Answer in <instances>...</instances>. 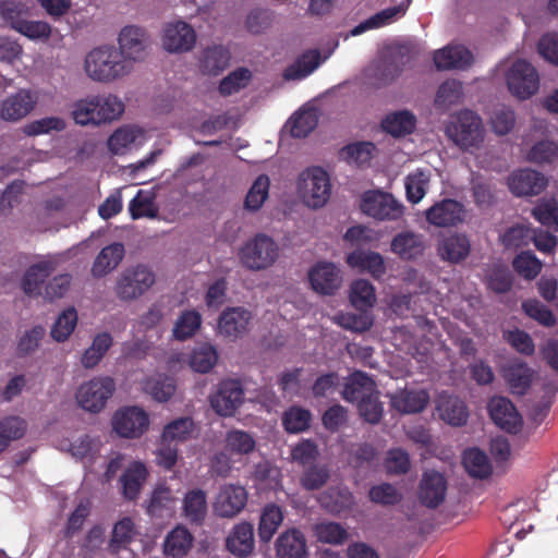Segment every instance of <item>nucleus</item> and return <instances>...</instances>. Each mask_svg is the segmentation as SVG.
<instances>
[{
  "label": "nucleus",
  "instance_id": "nucleus-38",
  "mask_svg": "<svg viewBox=\"0 0 558 558\" xmlns=\"http://www.w3.org/2000/svg\"><path fill=\"white\" fill-rule=\"evenodd\" d=\"M415 116L408 110L389 113L381 121L383 130L393 137H402L411 134L415 129Z\"/></svg>",
  "mask_w": 558,
  "mask_h": 558
},
{
  "label": "nucleus",
  "instance_id": "nucleus-42",
  "mask_svg": "<svg viewBox=\"0 0 558 558\" xmlns=\"http://www.w3.org/2000/svg\"><path fill=\"white\" fill-rule=\"evenodd\" d=\"M97 105L96 125L118 119L124 111V104L114 95H95Z\"/></svg>",
  "mask_w": 558,
  "mask_h": 558
},
{
  "label": "nucleus",
  "instance_id": "nucleus-36",
  "mask_svg": "<svg viewBox=\"0 0 558 558\" xmlns=\"http://www.w3.org/2000/svg\"><path fill=\"white\" fill-rule=\"evenodd\" d=\"M318 501L323 508L331 513H340L351 509L354 496L347 487H329L320 494Z\"/></svg>",
  "mask_w": 558,
  "mask_h": 558
},
{
  "label": "nucleus",
  "instance_id": "nucleus-55",
  "mask_svg": "<svg viewBox=\"0 0 558 558\" xmlns=\"http://www.w3.org/2000/svg\"><path fill=\"white\" fill-rule=\"evenodd\" d=\"M252 80V72L246 68H238L223 77L219 84V93L222 96H231L245 88Z\"/></svg>",
  "mask_w": 558,
  "mask_h": 558
},
{
  "label": "nucleus",
  "instance_id": "nucleus-56",
  "mask_svg": "<svg viewBox=\"0 0 558 558\" xmlns=\"http://www.w3.org/2000/svg\"><path fill=\"white\" fill-rule=\"evenodd\" d=\"M429 184V173L423 170H416L405 178L407 199L412 204H417L426 194Z\"/></svg>",
  "mask_w": 558,
  "mask_h": 558
},
{
  "label": "nucleus",
  "instance_id": "nucleus-62",
  "mask_svg": "<svg viewBox=\"0 0 558 558\" xmlns=\"http://www.w3.org/2000/svg\"><path fill=\"white\" fill-rule=\"evenodd\" d=\"M27 10L21 2L4 1L0 3V16L10 28L19 32L26 21Z\"/></svg>",
  "mask_w": 558,
  "mask_h": 558
},
{
  "label": "nucleus",
  "instance_id": "nucleus-30",
  "mask_svg": "<svg viewBox=\"0 0 558 558\" xmlns=\"http://www.w3.org/2000/svg\"><path fill=\"white\" fill-rule=\"evenodd\" d=\"M429 402V395L424 389H403L391 397L392 407L405 414L420 413Z\"/></svg>",
  "mask_w": 558,
  "mask_h": 558
},
{
  "label": "nucleus",
  "instance_id": "nucleus-4",
  "mask_svg": "<svg viewBox=\"0 0 558 558\" xmlns=\"http://www.w3.org/2000/svg\"><path fill=\"white\" fill-rule=\"evenodd\" d=\"M239 256L247 269H266L276 262L278 246L271 238L259 233L244 244Z\"/></svg>",
  "mask_w": 558,
  "mask_h": 558
},
{
  "label": "nucleus",
  "instance_id": "nucleus-17",
  "mask_svg": "<svg viewBox=\"0 0 558 558\" xmlns=\"http://www.w3.org/2000/svg\"><path fill=\"white\" fill-rule=\"evenodd\" d=\"M464 206L451 198H445L426 210V220L436 227H454L463 221Z\"/></svg>",
  "mask_w": 558,
  "mask_h": 558
},
{
  "label": "nucleus",
  "instance_id": "nucleus-31",
  "mask_svg": "<svg viewBox=\"0 0 558 558\" xmlns=\"http://www.w3.org/2000/svg\"><path fill=\"white\" fill-rule=\"evenodd\" d=\"M227 548L235 556H247L254 549V527L248 522L236 524L226 541Z\"/></svg>",
  "mask_w": 558,
  "mask_h": 558
},
{
  "label": "nucleus",
  "instance_id": "nucleus-61",
  "mask_svg": "<svg viewBox=\"0 0 558 558\" xmlns=\"http://www.w3.org/2000/svg\"><path fill=\"white\" fill-rule=\"evenodd\" d=\"M336 322L344 329L354 332H365L374 324L373 316L366 311L361 313H341L336 316Z\"/></svg>",
  "mask_w": 558,
  "mask_h": 558
},
{
  "label": "nucleus",
  "instance_id": "nucleus-43",
  "mask_svg": "<svg viewBox=\"0 0 558 558\" xmlns=\"http://www.w3.org/2000/svg\"><path fill=\"white\" fill-rule=\"evenodd\" d=\"M283 520V512L276 504H268L264 507L258 524L260 541L269 542L277 532Z\"/></svg>",
  "mask_w": 558,
  "mask_h": 558
},
{
  "label": "nucleus",
  "instance_id": "nucleus-63",
  "mask_svg": "<svg viewBox=\"0 0 558 558\" xmlns=\"http://www.w3.org/2000/svg\"><path fill=\"white\" fill-rule=\"evenodd\" d=\"M256 446L254 437L244 430L232 429L226 437V448L232 453L248 454Z\"/></svg>",
  "mask_w": 558,
  "mask_h": 558
},
{
  "label": "nucleus",
  "instance_id": "nucleus-59",
  "mask_svg": "<svg viewBox=\"0 0 558 558\" xmlns=\"http://www.w3.org/2000/svg\"><path fill=\"white\" fill-rule=\"evenodd\" d=\"M532 216L543 226L558 231V202L551 198H543L532 209Z\"/></svg>",
  "mask_w": 558,
  "mask_h": 558
},
{
  "label": "nucleus",
  "instance_id": "nucleus-44",
  "mask_svg": "<svg viewBox=\"0 0 558 558\" xmlns=\"http://www.w3.org/2000/svg\"><path fill=\"white\" fill-rule=\"evenodd\" d=\"M463 465L465 471L475 478H486L492 473L488 457L478 448H470L464 451Z\"/></svg>",
  "mask_w": 558,
  "mask_h": 558
},
{
  "label": "nucleus",
  "instance_id": "nucleus-58",
  "mask_svg": "<svg viewBox=\"0 0 558 558\" xmlns=\"http://www.w3.org/2000/svg\"><path fill=\"white\" fill-rule=\"evenodd\" d=\"M270 181L266 174L256 178L248 190L244 206L251 211H257L268 197Z\"/></svg>",
  "mask_w": 558,
  "mask_h": 558
},
{
  "label": "nucleus",
  "instance_id": "nucleus-27",
  "mask_svg": "<svg viewBox=\"0 0 558 558\" xmlns=\"http://www.w3.org/2000/svg\"><path fill=\"white\" fill-rule=\"evenodd\" d=\"M147 476L148 471L143 462H132L120 477L123 497L128 500H136Z\"/></svg>",
  "mask_w": 558,
  "mask_h": 558
},
{
  "label": "nucleus",
  "instance_id": "nucleus-9",
  "mask_svg": "<svg viewBox=\"0 0 558 558\" xmlns=\"http://www.w3.org/2000/svg\"><path fill=\"white\" fill-rule=\"evenodd\" d=\"M244 399V390L236 379H226L219 383L210 396V405L221 416H232Z\"/></svg>",
  "mask_w": 558,
  "mask_h": 558
},
{
  "label": "nucleus",
  "instance_id": "nucleus-7",
  "mask_svg": "<svg viewBox=\"0 0 558 558\" xmlns=\"http://www.w3.org/2000/svg\"><path fill=\"white\" fill-rule=\"evenodd\" d=\"M509 92L524 100L535 95L539 88V75L536 69L525 60H517L506 73Z\"/></svg>",
  "mask_w": 558,
  "mask_h": 558
},
{
  "label": "nucleus",
  "instance_id": "nucleus-22",
  "mask_svg": "<svg viewBox=\"0 0 558 558\" xmlns=\"http://www.w3.org/2000/svg\"><path fill=\"white\" fill-rule=\"evenodd\" d=\"M437 253L442 260L459 264L471 253L470 239L463 233L449 234L438 242Z\"/></svg>",
  "mask_w": 558,
  "mask_h": 558
},
{
  "label": "nucleus",
  "instance_id": "nucleus-12",
  "mask_svg": "<svg viewBox=\"0 0 558 558\" xmlns=\"http://www.w3.org/2000/svg\"><path fill=\"white\" fill-rule=\"evenodd\" d=\"M38 102L35 92L21 88L5 97L0 105V117L10 122L20 121L28 116Z\"/></svg>",
  "mask_w": 558,
  "mask_h": 558
},
{
  "label": "nucleus",
  "instance_id": "nucleus-8",
  "mask_svg": "<svg viewBox=\"0 0 558 558\" xmlns=\"http://www.w3.org/2000/svg\"><path fill=\"white\" fill-rule=\"evenodd\" d=\"M361 209L378 220H397L403 215V206L391 194L379 191L365 192Z\"/></svg>",
  "mask_w": 558,
  "mask_h": 558
},
{
  "label": "nucleus",
  "instance_id": "nucleus-60",
  "mask_svg": "<svg viewBox=\"0 0 558 558\" xmlns=\"http://www.w3.org/2000/svg\"><path fill=\"white\" fill-rule=\"evenodd\" d=\"M522 311L526 316L544 327H554L556 317L554 313L537 299H527L522 302Z\"/></svg>",
  "mask_w": 558,
  "mask_h": 558
},
{
  "label": "nucleus",
  "instance_id": "nucleus-46",
  "mask_svg": "<svg viewBox=\"0 0 558 558\" xmlns=\"http://www.w3.org/2000/svg\"><path fill=\"white\" fill-rule=\"evenodd\" d=\"M194 432L195 423L193 418L189 416L180 417L165 426L161 442L185 441L193 436Z\"/></svg>",
  "mask_w": 558,
  "mask_h": 558
},
{
  "label": "nucleus",
  "instance_id": "nucleus-54",
  "mask_svg": "<svg viewBox=\"0 0 558 558\" xmlns=\"http://www.w3.org/2000/svg\"><path fill=\"white\" fill-rule=\"evenodd\" d=\"M376 146L371 142H357L349 144L341 149V156L349 163L363 167L369 163Z\"/></svg>",
  "mask_w": 558,
  "mask_h": 558
},
{
  "label": "nucleus",
  "instance_id": "nucleus-19",
  "mask_svg": "<svg viewBox=\"0 0 558 558\" xmlns=\"http://www.w3.org/2000/svg\"><path fill=\"white\" fill-rule=\"evenodd\" d=\"M447 481L437 471H426L420 483V501L428 508H437L445 499Z\"/></svg>",
  "mask_w": 558,
  "mask_h": 558
},
{
  "label": "nucleus",
  "instance_id": "nucleus-33",
  "mask_svg": "<svg viewBox=\"0 0 558 558\" xmlns=\"http://www.w3.org/2000/svg\"><path fill=\"white\" fill-rule=\"evenodd\" d=\"M124 246L116 242L105 246L96 256L92 274L96 278H101L118 267L124 256Z\"/></svg>",
  "mask_w": 558,
  "mask_h": 558
},
{
  "label": "nucleus",
  "instance_id": "nucleus-35",
  "mask_svg": "<svg viewBox=\"0 0 558 558\" xmlns=\"http://www.w3.org/2000/svg\"><path fill=\"white\" fill-rule=\"evenodd\" d=\"M175 501L173 492L169 487L159 485L150 495L146 512L155 518L170 517L175 508Z\"/></svg>",
  "mask_w": 558,
  "mask_h": 558
},
{
  "label": "nucleus",
  "instance_id": "nucleus-49",
  "mask_svg": "<svg viewBox=\"0 0 558 558\" xmlns=\"http://www.w3.org/2000/svg\"><path fill=\"white\" fill-rule=\"evenodd\" d=\"M135 536V525L131 518H123L119 520L112 529L111 538L109 542V550L118 553L126 548Z\"/></svg>",
  "mask_w": 558,
  "mask_h": 558
},
{
  "label": "nucleus",
  "instance_id": "nucleus-24",
  "mask_svg": "<svg viewBox=\"0 0 558 558\" xmlns=\"http://www.w3.org/2000/svg\"><path fill=\"white\" fill-rule=\"evenodd\" d=\"M390 248L403 260H415L424 254L426 245L422 234L403 231L393 236Z\"/></svg>",
  "mask_w": 558,
  "mask_h": 558
},
{
  "label": "nucleus",
  "instance_id": "nucleus-29",
  "mask_svg": "<svg viewBox=\"0 0 558 558\" xmlns=\"http://www.w3.org/2000/svg\"><path fill=\"white\" fill-rule=\"evenodd\" d=\"M208 510L207 495L201 488L186 492L183 498L182 515L192 525H202Z\"/></svg>",
  "mask_w": 558,
  "mask_h": 558
},
{
  "label": "nucleus",
  "instance_id": "nucleus-26",
  "mask_svg": "<svg viewBox=\"0 0 558 558\" xmlns=\"http://www.w3.org/2000/svg\"><path fill=\"white\" fill-rule=\"evenodd\" d=\"M250 319V311L243 307H229L221 313L218 328L220 333L238 338L246 331Z\"/></svg>",
  "mask_w": 558,
  "mask_h": 558
},
{
  "label": "nucleus",
  "instance_id": "nucleus-13",
  "mask_svg": "<svg viewBox=\"0 0 558 558\" xmlns=\"http://www.w3.org/2000/svg\"><path fill=\"white\" fill-rule=\"evenodd\" d=\"M162 47L169 52H186L193 49L196 34L193 27L183 21L167 23L162 33Z\"/></svg>",
  "mask_w": 558,
  "mask_h": 558
},
{
  "label": "nucleus",
  "instance_id": "nucleus-6",
  "mask_svg": "<svg viewBox=\"0 0 558 558\" xmlns=\"http://www.w3.org/2000/svg\"><path fill=\"white\" fill-rule=\"evenodd\" d=\"M155 279L154 271L147 266L129 267L117 280L116 294L122 301L135 300L150 289Z\"/></svg>",
  "mask_w": 558,
  "mask_h": 558
},
{
  "label": "nucleus",
  "instance_id": "nucleus-18",
  "mask_svg": "<svg viewBox=\"0 0 558 558\" xmlns=\"http://www.w3.org/2000/svg\"><path fill=\"white\" fill-rule=\"evenodd\" d=\"M508 185L517 196H532L541 194L547 186V179L535 170L522 169L510 175Z\"/></svg>",
  "mask_w": 558,
  "mask_h": 558
},
{
  "label": "nucleus",
  "instance_id": "nucleus-23",
  "mask_svg": "<svg viewBox=\"0 0 558 558\" xmlns=\"http://www.w3.org/2000/svg\"><path fill=\"white\" fill-rule=\"evenodd\" d=\"M194 536L182 524L173 527L166 535L162 543V553L166 558H184L193 547Z\"/></svg>",
  "mask_w": 558,
  "mask_h": 558
},
{
  "label": "nucleus",
  "instance_id": "nucleus-45",
  "mask_svg": "<svg viewBox=\"0 0 558 558\" xmlns=\"http://www.w3.org/2000/svg\"><path fill=\"white\" fill-rule=\"evenodd\" d=\"M155 199L156 194L154 192L140 190L129 204L131 217L133 219L157 217L158 207Z\"/></svg>",
  "mask_w": 558,
  "mask_h": 558
},
{
  "label": "nucleus",
  "instance_id": "nucleus-50",
  "mask_svg": "<svg viewBox=\"0 0 558 558\" xmlns=\"http://www.w3.org/2000/svg\"><path fill=\"white\" fill-rule=\"evenodd\" d=\"M143 390L158 402L168 401L175 392V385L172 378L151 376L143 384Z\"/></svg>",
  "mask_w": 558,
  "mask_h": 558
},
{
  "label": "nucleus",
  "instance_id": "nucleus-53",
  "mask_svg": "<svg viewBox=\"0 0 558 558\" xmlns=\"http://www.w3.org/2000/svg\"><path fill=\"white\" fill-rule=\"evenodd\" d=\"M290 123L291 135L295 138H304L316 129L318 116L315 109L301 110L291 118Z\"/></svg>",
  "mask_w": 558,
  "mask_h": 558
},
{
  "label": "nucleus",
  "instance_id": "nucleus-41",
  "mask_svg": "<svg viewBox=\"0 0 558 558\" xmlns=\"http://www.w3.org/2000/svg\"><path fill=\"white\" fill-rule=\"evenodd\" d=\"M51 271L52 265L47 262L31 266L23 277V291L28 295L41 294L43 284L45 283L46 279L50 276Z\"/></svg>",
  "mask_w": 558,
  "mask_h": 558
},
{
  "label": "nucleus",
  "instance_id": "nucleus-34",
  "mask_svg": "<svg viewBox=\"0 0 558 558\" xmlns=\"http://www.w3.org/2000/svg\"><path fill=\"white\" fill-rule=\"evenodd\" d=\"M322 63V54L317 49H311L303 52L294 63L290 64L283 71L286 81L303 80L312 74Z\"/></svg>",
  "mask_w": 558,
  "mask_h": 558
},
{
  "label": "nucleus",
  "instance_id": "nucleus-37",
  "mask_svg": "<svg viewBox=\"0 0 558 558\" xmlns=\"http://www.w3.org/2000/svg\"><path fill=\"white\" fill-rule=\"evenodd\" d=\"M347 263L352 268L367 270L374 278H380L386 272L384 258L376 252L353 251L347 256Z\"/></svg>",
  "mask_w": 558,
  "mask_h": 558
},
{
  "label": "nucleus",
  "instance_id": "nucleus-15",
  "mask_svg": "<svg viewBox=\"0 0 558 558\" xmlns=\"http://www.w3.org/2000/svg\"><path fill=\"white\" fill-rule=\"evenodd\" d=\"M488 412L493 422L510 434H517L522 426V417L514 404L506 397H493L488 402Z\"/></svg>",
  "mask_w": 558,
  "mask_h": 558
},
{
  "label": "nucleus",
  "instance_id": "nucleus-10",
  "mask_svg": "<svg viewBox=\"0 0 558 558\" xmlns=\"http://www.w3.org/2000/svg\"><path fill=\"white\" fill-rule=\"evenodd\" d=\"M119 52L128 61H142L147 56L149 36L140 26L129 25L121 29L118 38Z\"/></svg>",
  "mask_w": 558,
  "mask_h": 558
},
{
  "label": "nucleus",
  "instance_id": "nucleus-11",
  "mask_svg": "<svg viewBox=\"0 0 558 558\" xmlns=\"http://www.w3.org/2000/svg\"><path fill=\"white\" fill-rule=\"evenodd\" d=\"M148 425L147 413L137 407L120 410L112 418L114 432L125 438L140 437L148 428Z\"/></svg>",
  "mask_w": 558,
  "mask_h": 558
},
{
  "label": "nucleus",
  "instance_id": "nucleus-64",
  "mask_svg": "<svg viewBox=\"0 0 558 558\" xmlns=\"http://www.w3.org/2000/svg\"><path fill=\"white\" fill-rule=\"evenodd\" d=\"M357 411L365 422L373 425L379 423L384 414V407L379 401V391L376 390V392L360 400L357 402Z\"/></svg>",
  "mask_w": 558,
  "mask_h": 558
},
{
  "label": "nucleus",
  "instance_id": "nucleus-28",
  "mask_svg": "<svg viewBox=\"0 0 558 558\" xmlns=\"http://www.w3.org/2000/svg\"><path fill=\"white\" fill-rule=\"evenodd\" d=\"M375 380L361 371L353 372L347 379L342 390V398L348 402H359L367 396L376 392Z\"/></svg>",
  "mask_w": 558,
  "mask_h": 558
},
{
  "label": "nucleus",
  "instance_id": "nucleus-47",
  "mask_svg": "<svg viewBox=\"0 0 558 558\" xmlns=\"http://www.w3.org/2000/svg\"><path fill=\"white\" fill-rule=\"evenodd\" d=\"M27 424L19 416H8L0 421V453L11 441L21 439L26 433Z\"/></svg>",
  "mask_w": 558,
  "mask_h": 558
},
{
  "label": "nucleus",
  "instance_id": "nucleus-57",
  "mask_svg": "<svg viewBox=\"0 0 558 558\" xmlns=\"http://www.w3.org/2000/svg\"><path fill=\"white\" fill-rule=\"evenodd\" d=\"M311 420L312 413L308 410L293 405L284 412L282 424L288 433L296 434L306 430Z\"/></svg>",
  "mask_w": 558,
  "mask_h": 558
},
{
  "label": "nucleus",
  "instance_id": "nucleus-16",
  "mask_svg": "<svg viewBox=\"0 0 558 558\" xmlns=\"http://www.w3.org/2000/svg\"><path fill=\"white\" fill-rule=\"evenodd\" d=\"M247 502V492L243 486L227 484L222 486L214 504L215 512L220 518H233Z\"/></svg>",
  "mask_w": 558,
  "mask_h": 558
},
{
  "label": "nucleus",
  "instance_id": "nucleus-39",
  "mask_svg": "<svg viewBox=\"0 0 558 558\" xmlns=\"http://www.w3.org/2000/svg\"><path fill=\"white\" fill-rule=\"evenodd\" d=\"M229 60L230 53L222 46L208 47L202 52L199 68L205 74L217 75L228 66Z\"/></svg>",
  "mask_w": 558,
  "mask_h": 558
},
{
  "label": "nucleus",
  "instance_id": "nucleus-21",
  "mask_svg": "<svg viewBox=\"0 0 558 558\" xmlns=\"http://www.w3.org/2000/svg\"><path fill=\"white\" fill-rule=\"evenodd\" d=\"M472 62V52L462 45H448L434 53V63L438 70H464Z\"/></svg>",
  "mask_w": 558,
  "mask_h": 558
},
{
  "label": "nucleus",
  "instance_id": "nucleus-5",
  "mask_svg": "<svg viewBox=\"0 0 558 558\" xmlns=\"http://www.w3.org/2000/svg\"><path fill=\"white\" fill-rule=\"evenodd\" d=\"M114 391L116 383L111 377H94L80 386L76 401L85 411L99 413Z\"/></svg>",
  "mask_w": 558,
  "mask_h": 558
},
{
  "label": "nucleus",
  "instance_id": "nucleus-2",
  "mask_svg": "<svg viewBox=\"0 0 558 558\" xmlns=\"http://www.w3.org/2000/svg\"><path fill=\"white\" fill-rule=\"evenodd\" d=\"M446 134L461 149L477 148L484 141L483 120L473 110H460L451 117Z\"/></svg>",
  "mask_w": 558,
  "mask_h": 558
},
{
  "label": "nucleus",
  "instance_id": "nucleus-40",
  "mask_svg": "<svg viewBox=\"0 0 558 558\" xmlns=\"http://www.w3.org/2000/svg\"><path fill=\"white\" fill-rule=\"evenodd\" d=\"M407 8L408 5L404 7L403 3L392 8H387L353 27L350 35L359 36L368 29L379 28L390 24L397 16L404 14Z\"/></svg>",
  "mask_w": 558,
  "mask_h": 558
},
{
  "label": "nucleus",
  "instance_id": "nucleus-48",
  "mask_svg": "<svg viewBox=\"0 0 558 558\" xmlns=\"http://www.w3.org/2000/svg\"><path fill=\"white\" fill-rule=\"evenodd\" d=\"M350 301L359 311H366L376 302L375 289L371 282L359 279L352 282L350 289Z\"/></svg>",
  "mask_w": 558,
  "mask_h": 558
},
{
  "label": "nucleus",
  "instance_id": "nucleus-3",
  "mask_svg": "<svg viewBox=\"0 0 558 558\" xmlns=\"http://www.w3.org/2000/svg\"><path fill=\"white\" fill-rule=\"evenodd\" d=\"M298 192L306 206L323 207L331 193L328 173L320 167L307 168L299 177Z\"/></svg>",
  "mask_w": 558,
  "mask_h": 558
},
{
  "label": "nucleus",
  "instance_id": "nucleus-25",
  "mask_svg": "<svg viewBox=\"0 0 558 558\" xmlns=\"http://www.w3.org/2000/svg\"><path fill=\"white\" fill-rule=\"evenodd\" d=\"M502 377L514 395H524L532 384L533 371L523 361L514 360L502 368Z\"/></svg>",
  "mask_w": 558,
  "mask_h": 558
},
{
  "label": "nucleus",
  "instance_id": "nucleus-20",
  "mask_svg": "<svg viewBox=\"0 0 558 558\" xmlns=\"http://www.w3.org/2000/svg\"><path fill=\"white\" fill-rule=\"evenodd\" d=\"M439 417L451 426H463L469 418V410L459 397L441 392L436 401Z\"/></svg>",
  "mask_w": 558,
  "mask_h": 558
},
{
  "label": "nucleus",
  "instance_id": "nucleus-14",
  "mask_svg": "<svg viewBox=\"0 0 558 558\" xmlns=\"http://www.w3.org/2000/svg\"><path fill=\"white\" fill-rule=\"evenodd\" d=\"M312 289L323 295H332L341 286L340 269L330 262H318L308 271Z\"/></svg>",
  "mask_w": 558,
  "mask_h": 558
},
{
  "label": "nucleus",
  "instance_id": "nucleus-1",
  "mask_svg": "<svg viewBox=\"0 0 558 558\" xmlns=\"http://www.w3.org/2000/svg\"><path fill=\"white\" fill-rule=\"evenodd\" d=\"M84 69L95 82L109 83L131 72V66L113 46H100L87 53Z\"/></svg>",
  "mask_w": 558,
  "mask_h": 558
},
{
  "label": "nucleus",
  "instance_id": "nucleus-52",
  "mask_svg": "<svg viewBox=\"0 0 558 558\" xmlns=\"http://www.w3.org/2000/svg\"><path fill=\"white\" fill-rule=\"evenodd\" d=\"M217 360L216 349L210 344H202L192 351L189 364L194 372L205 374L211 371Z\"/></svg>",
  "mask_w": 558,
  "mask_h": 558
},
{
  "label": "nucleus",
  "instance_id": "nucleus-51",
  "mask_svg": "<svg viewBox=\"0 0 558 558\" xmlns=\"http://www.w3.org/2000/svg\"><path fill=\"white\" fill-rule=\"evenodd\" d=\"M463 97V85L457 80H447L438 87L435 106L440 109H448L450 106L461 102Z\"/></svg>",
  "mask_w": 558,
  "mask_h": 558
},
{
  "label": "nucleus",
  "instance_id": "nucleus-32",
  "mask_svg": "<svg viewBox=\"0 0 558 558\" xmlns=\"http://www.w3.org/2000/svg\"><path fill=\"white\" fill-rule=\"evenodd\" d=\"M276 551L278 558H307L303 533L295 529L282 533L276 542Z\"/></svg>",
  "mask_w": 558,
  "mask_h": 558
}]
</instances>
